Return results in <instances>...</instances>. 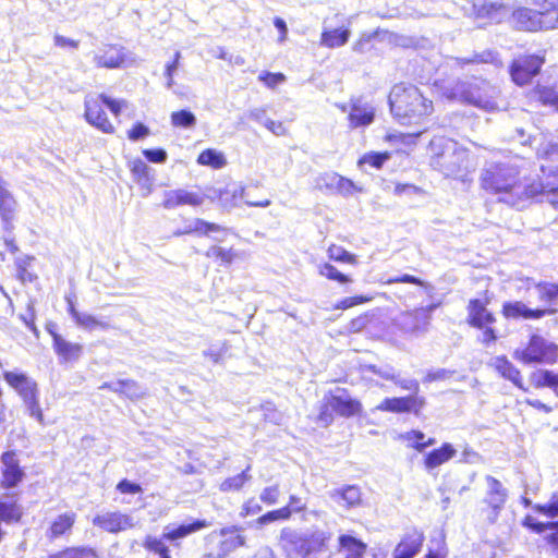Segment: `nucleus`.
Returning <instances> with one entry per match:
<instances>
[{
  "instance_id": "4",
  "label": "nucleus",
  "mask_w": 558,
  "mask_h": 558,
  "mask_svg": "<svg viewBox=\"0 0 558 558\" xmlns=\"http://www.w3.org/2000/svg\"><path fill=\"white\" fill-rule=\"evenodd\" d=\"M492 300V293L484 290L480 296L469 299L465 305V323L470 328L481 332L480 341L484 345H490L499 339L497 317L489 308Z\"/></svg>"
},
{
  "instance_id": "10",
  "label": "nucleus",
  "mask_w": 558,
  "mask_h": 558,
  "mask_svg": "<svg viewBox=\"0 0 558 558\" xmlns=\"http://www.w3.org/2000/svg\"><path fill=\"white\" fill-rule=\"evenodd\" d=\"M5 383L22 399L32 417L44 424V413L39 403V389L36 380L22 372L5 371L2 373Z\"/></svg>"
},
{
  "instance_id": "11",
  "label": "nucleus",
  "mask_w": 558,
  "mask_h": 558,
  "mask_svg": "<svg viewBox=\"0 0 558 558\" xmlns=\"http://www.w3.org/2000/svg\"><path fill=\"white\" fill-rule=\"evenodd\" d=\"M327 256L329 262H325L318 265V275L326 280L337 282L340 286L352 284L354 282L352 276L340 271L330 262L355 266L359 263L357 256L337 244H330L328 246Z\"/></svg>"
},
{
  "instance_id": "50",
  "label": "nucleus",
  "mask_w": 558,
  "mask_h": 558,
  "mask_svg": "<svg viewBox=\"0 0 558 558\" xmlns=\"http://www.w3.org/2000/svg\"><path fill=\"white\" fill-rule=\"evenodd\" d=\"M101 388L109 389L119 395H124L129 398L136 397L137 384L133 379H121L117 381V387H112L111 384H104Z\"/></svg>"
},
{
  "instance_id": "44",
  "label": "nucleus",
  "mask_w": 558,
  "mask_h": 558,
  "mask_svg": "<svg viewBox=\"0 0 558 558\" xmlns=\"http://www.w3.org/2000/svg\"><path fill=\"white\" fill-rule=\"evenodd\" d=\"M401 438L411 441L409 446L418 452H422L425 448L433 446L436 441L435 438H428L425 440L424 433L418 429H411L401 435Z\"/></svg>"
},
{
  "instance_id": "62",
  "label": "nucleus",
  "mask_w": 558,
  "mask_h": 558,
  "mask_svg": "<svg viewBox=\"0 0 558 558\" xmlns=\"http://www.w3.org/2000/svg\"><path fill=\"white\" fill-rule=\"evenodd\" d=\"M284 75L282 73H270V72H263L259 74L258 80L262 81L266 86L274 88L279 83L284 81Z\"/></svg>"
},
{
  "instance_id": "25",
  "label": "nucleus",
  "mask_w": 558,
  "mask_h": 558,
  "mask_svg": "<svg viewBox=\"0 0 558 558\" xmlns=\"http://www.w3.org/2000/svg\"><path fill=\"white\" fill-rule=\"evenodd\" d=\"M95 63L98 68L118 69L125 64L126 53L119 45H107L100 53L95 56Z\"/></svg>"
},
{
  "instance_id": "34",
  "label": "nucleus",
  "mask_w": 558,
  "mask_h": 558,
  "mask_svg": "<svg viewBox=\"0 0 558 558\" xmlns=\"http://www.w3.org/2000/svg\"><path fill=\"white\" fill-rule=\"evenodd\" d=\"M331 498L345 508H353L362 502L361 489L356 485H347L342 488L335 489L331 493Z\"/></svg>"
},
{
  "instance_id": "15",
  "label": "nucleus",
  "mask_w": 558,
  "mask_h": 558,
  "mask_svg": "<svg viewBox=\"0 0 558 558\" xmlns=\"http://www.w3.org/2000/svg\"><path fill=\"white\" fill-rule=\"evenodd\" d=\"M92 523L99 530L109 534H119L135 527L133 518L120 510L106 511L96 514Z\"/></svg>"
},
{
  "instance_id": "60",
  "label": "nucleus",
  "mask_w": 558,
  "mask_h": 558,
  "mask_svg": "<svg viewBox=\"0 0 558 558\" xmlns=\"http://www.w3.org/2000/svg\"><path fill=\"white\" fill-rule=\"evenodd\" d=\"M130 171L137 180H144L148 177V167L142 159H134L130 163Z\"/></svg>"
},
{
  "instance_id": "21",
  "label": "nucleus",
  "mask_w": 558,
  "mask_h": 558,
  "mask_svg": "<svg viewBox=\"0 0 558 558\" xmlns=\"http://www.w3.org/2000/svg\"><path fill=\"white\" fill-rule=\"evenodd\" d=\"M486 482L489 489L486 498L484 499V504L486 505L485 511L487 512L489 520L494 521L505 506L507 492L502 487V484L493 476H487Z\"/></svg>"
},
{
  "instance_id": "40",
  "label": "nucleus",
  "mask_w": 558,
  "mask_h": 558,
  "mask_svg": "<svg viewBox=\"0 0 558 558\" xmlns=\"http://www.w3.org/2000/svg\"><path fill=\"white\" fill-rule=\"evenodd\" d=\"M34 257L26 255L15 260L16 279L21 283L33 282L37 279V275L32 270Z\"/></svg>"
},
{
  "instance_id": "7",
  "label": "nucleus",
  "mask_w": 558,
  "mask_h": 558,
  "mask_svg": "<svg viewBox=\"0 0 558 558\" xmlns=\"http://www.w3.org/2000/svg\"><path fill=\"white\" fill-rule=\"evenodd\" d=\"M245 544L246 537L241 526H222L204 536L201 558H228L233 551L244 547Z\"/></svg>"
},
{
  "instance_id": "22",
  "label": "nucleus",
  "mask_w": 558,
  "mask_h": 558,
  "mask_svg": "<svg viewBox=\"0 0 558 558\" xmlns=\"http://www.w3.org/2000/svg\"><path fill=\"white\" fill-rule=\"evenodd\" d=\"M24 509L14 494L0 497V525H16L23 521Z\"/></svg>"
},
{
  "instance_id": "39",
  "label": "nucleus",
  "mask_w": 558,
  "mask_h": 558,
  "mask_svg": "<svg viewBox=\"0 0 558 558\" xmlns=\"http://www.w3.org/2000/svg\"><path fill=\"white\" fill-rule=\"evenodd\" d=\"M206 256L221 265H230L239 258V253L233 247L225 248L220 245H213L207 250Z\"/></svg>"
},
{
  "instance_id": "54",
  "label": "nucleus",
  "mask_w": 558,
  "mask_h": 558,
  "mask_svg": "<svg viewBox=\"0 0 558 558\" xmlns=\"http://www.w3.org/2000/svg\"><path fill=\"white\" fill-rule=\"evenodd\" d=\"M339 544L340 546L349 549L351 551L350 554L364 555L366 551V545L362 541L351 535H341L339 537Z\"/></svg>"
},
{
  "instance_id": "26",
  "label": "nucleus",
  "mask_w": 558,
  "mask_h": 558,
  "mask_svg": "<svg viewBox=\"0 0 558 558\" xmlns=\"http://www.w3.org/2000/svg\"><path fill=\"white\" fill-rule=\"evenodd\" d=\"M507 9L500 1L475 0L472 3L470 15L477 21H492L498 17Z\"/></svg>"
},
{
  "instance_id": "48",
  "label": "nucleus",
  "mask_w": 558,
  "mask_h": 558,
  "mask_svg": "<svg viewBox=\"0 0 558 558\" xmlns=\"http://www.w3.org/2000/svg\"><path fill=\"white\" fill-rule=\"evenodd\" d=\"M65 558H100L99 551L92 546L76 545L62 548Z\"/></svg>"
},
{
  "instance_id": "5",
  "label": "nucleus",
  "mask_w": 558,
  "mask_h": 558,
  "mask_svg": "<svg viewBox=\"0 0 558 558\" xmlns=\"http://www.w3.org/2000/svg\"><path fill=\"white\" fill-rule=\"evenodd\" d=\"M536 158L544 177H553L554 181L537 180L524 186L523 194L526 197H536L539 195L558 194V144L547 143L541 145L536 150ZM558 208V197L553 201Z\"/></svg>"
},
{
  "instance_id": "17",
  "label": "nucleus",
  "mask_w": 558,
  "mask_h": 558,
  "mask_svg": "<svg viewBox=\"0 0 558 558\" xmlns=\"http://www.w3.org/2000/svg\"><path fill=\"white\" fill-rule=\"evenodd\" d=\"M558 313L557 307H527L522 301H509L501 305V315L506 319L537 320Z\"/></svg>"
},
{
  "instance_id": "45",
  "label": "nucleus",
  "mask_w": 558,
  "mask_h": 558,
  "mask_svg": "<svg viewBox=\"0 0 558 558\" xmlns=\"http://www.w3.org/2000/svg\"><path fill=\"white\" fill-rule=\"evenodd\" d=\"M391 158L390 151H368L362 155L359 160L357 165H369L374 169H381L386 161H388Z\"/></svg>"
},
{
  "instance_id": "64",
  "label": "nucleus",
  "mask_w": 558,
  "mask_h": 558,
  "mask_svg": "<svg viewBox=\"0 0 558 558\" xmlns=\"http://www.w3.org/2000/svg\"><path fill=\"white\" fill-rule=\"evenodd\" d=\"M106 107L111 111L114 117H119L123 110L128 106V102L124 99H113L105 95Z\"/></svg>"
},
{
  "instance_id": "18",
  "label": "nucleus",
  "mask_w": 558,
  "mask_h": 558,
  "mask_svg": "<svg viewBox=\"0 0 558 558\" xmlns=\"http://www.w3.org/2000/svg\"><path fill=\"white\" fill-rule=\"evenodd\" d=\"M558 348L553 344H546L538 336H532L526 347L521 352V361L531 363H553L556 360Z\"/></svg>"
},
{
  "instance_id": "42",
  "label": "nucleus",
  "mask_w": 558,
  "mask_h": 558,
  "mask_svg": "<svg viewBox=\"0 0 558 558\" xmlns=\"http://www.w3.org/2000/svg\"><path fill=\"white\" fill-rule=\"evenodd\" d=\"M422 132L416 133H402V132H389L384 136V141L390 145H403L408 148H412L417 144V140Z\"/></svg>"
},
{
  "instance_id": "20",
  "label": "nucleus",
  "mask_w": 558,
  "mask_h": 558,
  "mask_svg": "<svg viewBox=\"0 0 558 558\" xmlns=\"http://www.w3.org/2000/svg\"><path fill=\"white\" fill-rule=\"evenodd\" d=\"M204 201L205 195L203 193L177 189L165 193L162 206L167 209H174L181 206L199 207Z\"/></svg>"
},
{
  "instance_id": "57",
  "label": "nucleus",
  "mask_w": 558,
  "mask_h": 558,
  "mask_svg": "<svg viewBox=\"0 0 558 558\" xmlns=\"http://www.w3.org/2000/svg\"><path fill=\"white\" fill-rule=\"evenodd\" d=\"M116 489L122 495H136L143 492L142 486L138 483L122 478L118 482Z\"/></svg>"
},
{
  "instance_id": "33",
  "label": "nucleus",
  "mask_w": 558,
  "mask_h": 558,
  "mask_svg": "<svg viewBox=\"0 0 558 558\" xmlns=\"http://www.w3.org/2000/svg\"><path fill=\"white\" fill-rule=\"evenodd\" d=\"M17 204L12 193L0 184V217L7 230L12 228V220L16 213Z\"/></svg>"
},
{
  "instance_id": "19",
  "label": "nucleus",
  "mask_w": 558,
  "mask_h": 558,
  "mask_svg": "<svg viewBox=\"0 0 558 558\" xmlns=\"http://www.w3.org/2000/svg\"><path fill=\"white\" fill-rule=\"evenodd\" d=\"M52 348L59 360L63 363L77 362L84 353V347L78 342H71L56 330H49Z\"/></svg>"
},
{
  "instance_id": "49",
  "label": "nucleus",
  "mask_w": 558,
  "mask_h": 558,
  "mask_svg": "<svg viewBox=\"0 0 558 558\" xmlns=\"http://www.w3.org/2000/svg\"><path fill=\"white\" fill-rule=\"evenodd\" d=\"M250 480L247 470L223 480L219 485V490L222 493L238 492Z\"/></svg>"
},
{
  "instance_id": "52",
  "label": "nucleus",
  "mask_w": 558,
  "mask_h": 558,
  "mask_svg": "<svg viewBox=\"0 0 558 558\" xmlns=\"http://www.w3.org/2000/svg\"><path fill=\"white\" fill-rule=\"evenodd\" d=\"M170 121L174 128H191L196 123V118L190 110L182 109L173 111Z\"/></svg>"
},
{
  "instance_id": "30",
  "label": "nucleus",
  "mask_w": 558,
  "mask_h": 558,
  "mask_svg": "<svg viewBox=\"0 0 558 558\" xmlns=\"http://www.w3.org/2000/svg\"><path fill=\"white\" fill-rule=\"evenodd\" d=\"M493 366L501 377L511 381L518 388L525 390L520 371L506 355L496 356Z\"/></svg>"
},
{
  "instance_id": "23",
  "label": "nucleus",
  "mask_w": 558,
  "mask_h": 558,
  "mask_svg": "<svg viewBox=\"0 0 558 558\" xmlns=\"http://www.w3.org/2000/svg\"><path fill=\"white\" fill-rule=\"evenodd\" d=\"M77 515L74 511H66L54 517L47 529V537L50 541L70 535L76 523Z\"/></svg>"
},
{
  "instance_id": "31",
  "label": "nucleus",
  "mask_w": 558,
  "mask_h": 558,
  "mask_svg": "<svg viewBox=\"0 0 558 558\" xmlns=\"http://www.w3.org/2000/svg\"><path fill=\"white\" fill-rule=\"evenodd\" d=\"M456 454V448L449 442H444L440 447L433 449L424 457L423 464L425 469L434 470L451 460Z\"/></svg>"
},
{
  "instance_id": "58",
  "label": "nucleus",
  "mask_w": 558,
  "mask_h": 558,
  "mask_svg": "<svg viewBox=\"0 0 558 558\" xmlns=\"http://www.w3.org/2000/svg\"><path fill=\"white\" fill-rule=\"evenodd\" d=\"M280 497L279 485H272L265 487L260 493V500L268 506H272L278 502Z\"/></svg>"
},
{
  "instance_id": "8",
  "label": "nucleus",
  "mask_w": 558,
  "mask_h": 558,
  "mask_svg": "<svg viewBox=\"0 0 558 558\" xmlns=\"http://www.w3.org/2000/svg\"><path fill=\"white\" fill-rule=\"evenodd\" d=\"M480 184L488 194L512 195L521 187L519 168L509 163H494L483 171Z\"/></svg>"
},
{
  "instance_id": "32",
  "label": "nucleus",
  "mask_w": 558,
  "mask_h": 558,
  "mask_svg": "<svg viewBox=\"0 0 558 558\" xmlns=\"http://www.w3.org/2000/svg\"><path fill=\"white\" fill-rule=\"evenodd\" d=\"M530 95L534 102L558 112V90L554 86L537 84L531 89Z\"/></svg>"
},
{
  "instance_id": "37",
  "label": "nucleus",
  "mask_w": 558,
  "mask_h": 558,
  "mask_svg": "<svg viewBox=\"0 0 558 558\" xmlns=\"http://www.w3.org/2000/svg\"><path fill=\"white\" fill-rule=\"evenodd\" d=\"M349 31L347 28H331L322 33V45L327 48H337L343 46L349 39Z\"/></svg>"
},
{
  "instance_id": "14",
  "label": "nucleus",
  "mask_w": 558,
  "mask_h": 558,
  "mask_svg": "<svg viewBox=\"0 0 558 558\" xmlns=\"http://www.w3.org/2000/svg\"><path fill=\"white\" fill-rule=\"evenodd\" d=\"M105 107V94L88 95L84 101V117L90 125L101 132L106 134H113L116 128L107 117Z\"/></svg>"
},
{
  "instance_id": "6",
  "label": "nucleus",
  "mask_w": 558,
  "mask_h": 558,
  "mask_svg": "<svg viewBox=\"0 0 558 558\" xmlns=\"http://www.w3.org/2000/svg\"><path fill=\"white\" fill-rule=\"evenodd\" d=\"M499 89L488 80L473 77L470 82L458 81L450 90V99H459L474 107L493 111L498 108Z\"/></svg>"
},
{
  "instance_id": "56",
  "label": "nucleus",
  "mask_w": 558,
  "mask_h": 558,
  "mask_svg": "<svg viewBox=\"0 0 558 558\" xmlns=\"http://www.w3.org/2000/svg\"><path fill=\"white\" fill-rule=\"evenodd\" d=\"M386 284H397V283H410L423 289L428 288V283L424 280H422L418 277H415L413 275L403 274L400 276L390 277L385 281Z\"/></svg>"
},
{
  "instance_id": "27",
  "label": "nucleus",
  "mask_w": 558,
  "mask_h": 558,
  "mask_svg": "<svg viewBox=\"0 0 558 558\" xmlns=\"http://www.w3.org/2000/svg\"><path fill=\"white\" fill-rule=\"evenodd\" d=\"M450 140L444 135L434 136L427 147L426 155L430 165L437 170H444L445 158L450 149Z\"/></svg>"
},
{
  "instance_id": "24",
  "label": "nucleus",
  "mask_w": 558,
  "mask_h": 558,
  "mask_svg": "<svg viewBox=\"0 0 558 558\" xmlns=\"http://www.w3.org/2000/svg\"><path fill=\"white\" fill-rule=\"evenodd\" d=\"M66 311L72 317L75 325L84 330L92 331L95 329L106 330L110 325L106 322L99 320L96 316L87 313H81L72 298H66Z\"/></svg>"
},
{
  "instance_id": "59",
  "label": "nucleus",
  "mask_w": 558,
  "mask_h": 558,
  "mask_svg": "<svg viewBox=\"0 0 558 558\" xmlns=\"http://www.w3.org/2000/svg\"><path fill=\"white\" fill-rule=\"evenodd\" d=\"M440 306V303H432L427 306H422L413 310L410 315H412L415 319L422 318L424 324L427 325L432 318V312Z\"/></svg>"
},
{
  "instance_id": "36",
  "label": "nucleus",
  "mask_w": 558,
  "mask_h": 558,
  "mask_svg": "<svg viewBox=\"0 0 558 558\" xmlns=\"http://www.w3.org/2000/svg\"><path fill=\"white\" fill-rule=\"evenodd\" d=\"M226 229L215 222H209L201 218H196L194 220L193 227L185 228L183 230L177 231L175 235H190L194 234L196 236H207L214 232L225 231Z\"/></svg>"
},
{
  "instance_id": "16",
  "label": "nucleus",
  "mask_w": 558,
  "mask_h": 558,
  "mask_svg": "<svg viewBox=\"0 0 558 558\" xmlns=\"http://www.w3.org/2000/svg\"><path fill=\"white\" fill-rule=\"evenodd\" d=\"M425 404L426 400L424 397L412 393L404 397L385 398L376 409L381 412L396 414L413 413L417 416L421 414Z\"/></svg>"
},
{
  "instance_id": "51",
  "label": "nucleus",
  "mask_w": 558,
  "mask_h": 558,
  "mask_svg": "<svg viewBox=\"0 0 558 558\" xmlns=\"http://www.w3.org/2000/svg\"><path fill=\"white\" fill-rule=\"evenodd\" d=\"M533 511L547 518L558 517V490L553 493L547 504H536L532 507Z\"/></svg>"
},
{
  "instance_id": "29",
  "label": "nucleus",
  "mask_w": 558,
  "mask_h": 558,
  "mask_svg": "<svg viewBox=\"0 0 558 558\" xmlns=\"http://www.w3.org/2000/svg\"><path fill=\"white\" fill-rule=\"evenodd\" d=\"M522 525L536 534H542L549 530L550 534L546 536V542L558 547V520L553 522H541L533 515L526 514L522 520Z\"/></svg>"
},
{
  "instance_id": "55",
  "label": "nucleus",
  "mask_w": 558,
  "mask_h": 558,
  "mask_svg": "<svg viewBox=\"0 0 558 558\" xmlns=\"http://www.w3.org/2000/svg\"><path fill=\"white\" fill-rule=\"evenodd\" d=\"M336 189L343 196L361 193L363 191V189L356 185L351 179L342 175H338Z\"/></svg>"
},
{
  "instance_id": "3",
  "label": "nucleus",
  "mask_w": 558,
  "mask_h": 558,
  "mask_svg": "<svg viewBox=\"0 0 558 558\" xmlns=\"http://www.w3.org/2000/svg\"><path fill=\"white\" fill-rule=\"evenodd\" d=\"M388 100L397 119L422 118L433 111V101L425 98L415 85L403 82L391 87Z\"/></svg>"
},
{
  "instance_id": "43",
  "label": "nucleus",
  "mask_w": 558,
  "mask_h": 558,
  "mask_svg": "<svg viewBox=\"0 0 558 558\" xmlns=\"http://www.w3.org/2000/svg\"><path fill=\"white\" fill-rule=\"evenodd\" d=\"M374 118L375 114L372 110L363 109L360 106H352L348 116L350 126L353 129L371 124Z\"/></svg>"
},
{
  "instance_id": "28",
  "label": "nucleus",
  "mask_w": 558,
  "mask_h": 558,
  "mask_svg": "<svg viewBox=\"0 0 558 558\" xmlns=\"http://www.w3.org/2000/svg\"><path fill=\"white\" fill-rule=\"evenodd\" d=\"M423 542L421 533L405 534L395 547L392 558H413L421 550Z\"/></svg>"
},
{
  "instance_id": "9",
  "label": "nucleus",
  "mask_w": 558,
  "mask_h": 558,
  "mask_svg": "<svg viewBox=\"0 0 558 558\" xmlns=\"http://www.w3.org/2000/svg\"><path fill=\"white\" fill-rule=\"evenodd\" d=\"M208 525L209 523L203 519H195L190 523H181L175 527L165 531L160 537L150 534L146 535L143 538L142 546L148 555H155L158 558H172L171 551L165 543L166 541L175 544L177 541L196 533Z\"/></svg>"
},
{
  "instance_id": "13",
  "label": "nucleus",
  "mask_w": 558,
  "mask_h": 558,
  "mask_svg": "<svg viewBox=\"0 0 558 558\" xmlns=\"http://www.w3.org/2000/svg\"><path fill=\"white\" fill-rule=\"evenodd\" d=\"M26 478L25 468L21 464L16 450H4L0 454V490L17 488Z\"/></svg>"
},
{
  "instance_id": "41",
  "label": "nucleus",
  "mask_w": 558,
  "mask_h": 558,
  "mask_svg": "<svg viewBox=\"0 0 558 558\" xmlns=\"http://www.w3.org/2000/svg\"><path fill=\"white\" fill-rule=\"evenodd\" d=\"M535 289L538 291V300L546 304V307H554L558 300V283L539 281L535 284Z\"/></svg>"
},
{
  "instance_id": "46",
  "label": "nucleus",
  "mask_w": 558,
  "mask_h": 558,
  "mask_svg": "<svg viewBox=\"0 0 558 558\" xmlns=\"http://www.w3.org/2000/svg\"><path fill=\"white\" fill-rule=\"evenodd\" d=\"M292 517V510L289 506L270 510L257 518L256 522L258 525H267L275 521H288Z\"/></svg>"
},
{
  "instance_id": "61",
  "label": "nucleus",
  "mask_w": 558,
  "mask_h": 558,
  "mask_svg": "<svg viewBox=\"0 0 558 558\" xmlns=\"http://www.w3.org/2000/svg\"><path fill=\"white\" fill-rule=\"evenodd\" d=\"M149 135V129L142 122H136L128 131V138L130 141H138Z\"/></svg>"
},
{
  "instance_id": "63",
  "label": "nucleus",
  "mask_w": 558,
  "mask_h": 558,
  "mask_svg": "<svg viewBox=\"0 0 558 558\" xmlns=\"http://www.w3.org/2000/svg\"><path fill=\"white\" fill-rule=\"evenodd\" d=\"M143 155L146 157L148 161L154 163H162L167 159V153L162 148L144 149Z\"/></svg>"
},
{
  "instance_id": "53",
  "label": "nucleus",
  "mask_w": 558,
  "mask_h": 558,
  "mask_svg": "<svg viewBox=\"0 0 558 558\" xmlns=\"http://www.w3.org/2000/svg\"><path fill=\"white\" fill-rule=\"evenodd\" d=\"M374 314L369 311L361 313L360 315L351 318L348 323V329L350 332H362L373 322Z\"/></svg>"
},
{
  "instance_id": "1",
  "label": "nucleus",
  "mask_w": 558,
  "mask_h": 558,
  "mask_svg": "<svg viewBox=\"0 0 558 558\" xmlns=\"http://www.w3.org/2000/svg\"><path fill=\"white\" fill-rule=\"evenodd\" d=\"M364 413V407L360 399L353 397L347 388H336L325 392L315 417L322 427H329L336 417L353 418Z\"/></svg>"
},
{
  "instance_id": "12",
  "label": "nucleus",
  "mask_w": 558,
  "mask_h": 558,
  "mask_svg": "<svg viewBox=\"0 0 558 558\" xmlns=\"http://www.w3.org/2000/svg\"><path fill=\"white\" fill-rule=\"evenodd\" d=\"M546 62V52L523 53L513 58L508 65L511 81L520 87L526 86L541 74Z\"/></svg>"
},
{
  "instance_id": "35",
  "label": "nucleus",
  "mask_w": 558,
  "mask_h": 558,
  "mask_svg": "<svg viewBox=\"0 0 558 558\" xmlns=\"http://www.w3.org/2000/svg\"><path fill=\"white\" fill-rule=\"evenodd\" d=\"M530 383L533 388H550L558 397V374L548 369H536L530 374Z\"/></svg>"
},
{
  "instance_id": "47",
  "label": "nucleus",
  "mask_w": 558,
  "mask_h": 558,
  "mask_svg": "<svg viewBox=\"0 0 558 558\" xmlns=\"http://www.w3.org/2000/svg\"><path fill=\"white\" fill-rule=\"evenodd\" d=\"M373 299L374 296L371 294H354L350 296H344L332 305V310L347 311L352 307L369 303L371 301H373Z\"/></svg>"
},
{
  "instance_id": "2",
  "label": "nucleus",
  "mask_w": 558,
  "mask_h": 558,
  "mask_svg": "<svg viewBox=\"0 0 558 558\" xmlns=\"http://www.w3.org/2000/svg\"><path fill=\"white\" fill-rule=\"evenodd\" d=\"M533 9L518 7L511 13L515 27L538 33L558 29V0H532Z\"/></svg>"
},
{
  "instance_id": "38",
  "label": "nucleus",
  "mask_w": 558,
  "mask_h": 558,
  "mask_svg": "<svg viewBox=\"0 0 558 558\" xmlns=\"http://www.w3.org/2000/svg\"><path fill=\"white\" fill-rule=\"evenodd\" d=\"M196 161L201 166L210 167L213 169H221L227 163L223 154L214 148H206L202 150L198 154Z\"/></svg>"
}]
</instances>
